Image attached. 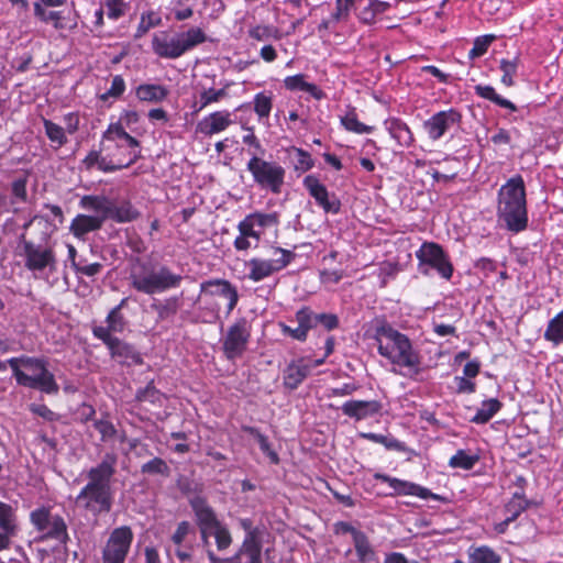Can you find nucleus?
I'll return each instance as SVG.
<instances>
[{
    "mask_svg": "<svg viewBox=\"0 0 563 563\" xmlns=\"http://www.w3.org/2000/svg\"><path fill=\"white\" fill-rule=\"evenodd\" d=\"M103 141L115 142L117 147H122L121 141H124L130 150L126 155L121 157L111 153V146L102 142L101 151L106 152L107 155L101 156L100 152L91 151L82 161L87 169L98 165V168L102 172H114L129 167L141 157L140 142L131 136L120 123H112L108 126L103 133Z\"/></svg>",
    "mask_w": 563,
    "mask_h": 563,
    "instance_id": "obj_2",
    "label": "nucleus"
},
{
    "mask_svg": "<svg viewBox=\"0 0 563 563\" xmlns=\"http://www.w3.org/2000/svg\"><path fill=\"white\" fill-rule=\"evenodd\" d=\"M285 87L289 90H301L309 92L317 99L322 97L321 90L314 85L307 82L303 75L289 76L285 79Z\"/></svg>",
    "mask_w": 563,
    "mask_h": 563,
    "instance_id": "obj_33",
    "label": "nucleus"
},
{
    "mask_svg": "<svg viewBox=\"0 0 563 563\" xmlns=\"http://www.w3.org/2000/svg\"><path fill=\"white\" fill-rule=\"evenodd\" d=\"M341 409L345 416L363 420L377 415L382 405L377 400H350L344 402Z\"/></svg>",
    "mask_w": 563,
    "mask_h": 563,
    "instance_id": "obj_17",
    "label": "nucleus"
},
{
    "mask_svg": "<svg viewBox=\"0 0 563 563\" xmlns=\"http://www.w3.org/2000/svg\"><path fill=\"white\" fill-rule=\"evenodd\" d=\"M0 528L18 530L15 510L9 504L0 501Z\"/></svg>",
    "mask_w": 563,
    "mask_h": 563,
    "instance_id": "obj_47",
    "label": "nucleus"
},
{
    "mask_svg": "<svg viewBox=\"0 0 563 563\" xmlns=\"http://www.w3.org/2000/svg\"><path fill=\"white\" fill-rule=\"evenodd\" d=\"M212 537L216 540L217 549L219 551H224L230 548L233 541L230 530L222 522L213 527Z\"/></svg>",
    "mask_w": 563,
    "mask_h": 563,
    "instance_id": "obj_45",
    "label": "nucleus"
},
{
    "mask_svg": "<svg viewBox=\"0 0 563 563\" xmlns=\"http://www.w3.org/2000/svg\"><path fill=\"white\" fill-rule=\"evenodd\" d=\"M125 89L124 80L121 76L113 77L111 81V86L108 91L102 96V99H107L108 97H120Z\"/></svg>",
    "mask_w": 563,
    "mask_h": 563,
    "instance_id": "obj_61",
    "label": "nucleus"
},
{
    "mask_svg": "<svg viewBox=\"0 0 563 563\" xmlns=\"http://www.w3.org/2000/svg\"><path fill=\"white\" fill-rule=\"evenodd\" d=\"M34 14L45 23L52 22L54 27L57 30L65 27V24L63 23L64 18L60 11H48L40 3H35Z\"/></svg>",
    "mask_w": 563,
    "mask_h": 563,
    "instance_id": "obj_38",
    "label": "nucleus"
},
{
    "mask_svg": "<svg viewBox=\"0 0 563 563\" xmlns=\"http://www.w3.org/2000/svg\"><path fill=\"white\" fill-rule=\"evenodd\" d=\"M233 120L229 111H216L197 124V131L203 135H213L227 130Z\"/></svg>",
    "mask_w": 563,
    "mask_h": 563,
    "instance_id": "obj_18",
    "label": "nucleus"
},
{
    "mask_svg": "<svg viewBox=\"0 0 563 563\" xmlns=\"http://www.w3.org/2000/svg\"><path fill=\"white\" fill-rule=\"evenodd\" d=\"M249 36L258 42H267L269 40H280L282 33L280 31L274 26L268 24H256L251 26L247 31Z\"/></svg>",
    "mask_w": 563,
    "mask_h": 563,
    "instance_id": "obj_34",
    "label": "nucleus"
},
{
    "mask_svg": "<svg viewBox=\"0 0 563 563\" xmlns=\"http://www.w3.org/2000/svg\"><path fill=\"white\" fill-rule=\"evenodd\" d=\"M23 255L25 257V267L30 271H43L49 268L56 269V257L52 247H45L33 242L25 241L22 236Z\"/></svg>",
    "mask_w": 563,
    "mask_h": 563,
    "instance_id": "obj_11",
    "label": "nucleus"
},
{
    "mask_svg": "<svg viewBox=\"0 0 563 563\" xmlns=\"http://www.w3.org/2000/svg\"><path fill=\"white\" fill-rule=\"evenodd\" d=\"M497 216L507 230L519 233L528 227L525 181L521 176L511 177L498 191Z\"/></svg>",
    "mask_w": 563,
    "mask_h": 563,
    "instance_id": "obj_3",
    "label": "nucleus"
},
{
    "mask_svg": "<svg viewBox=\"0 0 563 563\" xmlns=\"http://www.w3.org/2000/svg\"><path fill=\"white\" fill-rule=\"evenodd\" d=\"M102 219L93 216L78 214L71 222L70 231L75 236H82L89 232L99 230L102 227Z\"/></svg>",
    "mask_w": 563,
    "mask_h": 563,
    "instance_id": "obj_26",
    "label": "nucleus"
},
{
    "mask_svg": "<svg viewBox=\"0 0 563 563\" xmlns=\"http://www.w3.org/2000/svg\"><path fill=\"white\" fill-rule=\"evenodd\" d=\"M362 438L371 440L373 442L383 444L387 450L404 451L405 446L401 442L390 435L377 434V433H362Z\"/></svg>",
    "mask_w": 563,
    "mask_h": 563,
    "instance_id": "obj_43",
    "label": "nucleus"
},
{
    "mask_svg": "<svg viewBox=\"0 0 563 563\" xmlns=\"http://www.w3.org/2000/svg\"><path fill=\"white\" fill-rule=\"evenodd\" d=\"M140 211L128 200L112 202L110 219L118 223L132 222L140 217Z\"/></svg>",
    "mask_w": 563,
    "mask_h": 563,
    "instance_id": "obj_24",
    "label": "nucleus"
},
{
    "mask_svg": "<svg viewBox=\"0 0 563 563\" xmlns=\"http://www.w3.org/2000/svg\"><path fill=\"white\" fill-rule=\"evenodd\" d=\"M102 7L107 9L109 19L118 20L125 14L126 3L124 0H103Z\"/></svg>",
    "mask_w": 563,
    "mask_h": 563,
    "instance_id": "obj_51",
    "label": "nucleus"
},
{
    "mask_svg": "<svg viewBox=\"0 0 563 563\" xmlns=\"http://www.w3.org/2000/svg\"><path fill=\"white\" fill-rule=\"evenodd\" d=\"M424 266L445 280H450L454 272L449 254L434 242H424Z\"/></svg>",
    "mask_w": 563,
    "mask_h": 563,
    "instance_id": "obj_12",
    "label": "nucleus"
},
{
    "mask_svg": "<svg viewBox=\"0 0 563 563\" xmlns=\"http://www.w3.org/2000/svg\"><path fill=\"white\" fill-rule=\"evenodd\" d=\"M303 186L327 213H338L340 211V200L334 195H330L325 186L314 175L306 176Z\"/></svg>",
    "mask_w": 563,
    "mask_h": 563,
    "instance_id": "obj_15",
    "label": "nucleus"
},
{
    "mask_svg": "<svg viewBox=\"0 0 563 563\" xmlns=\"http://www.w3.org/2000/svg\"><path fill=\"white\" fill-rule=\"evenodd\" d=\"M296 320L298 322V327L308 334V331L317 325V313L305 307L297 311Z\"/></svg>",
    "mask_w": 563,
    "mask_h": 563,
    "instance_id": "obj_49",
    "label": "nucleus"
},
{
    "mask_svg": "<svg viewBox=\"0 0 563 563\" xmlns=\"http://www.w3.org/2000/svg\"><path fill=\"white\" fill-rule=\"evenodd\" d=\"M16 383L23 387L38 389L46 394H57L58 385L47 369L46 362L37 357H12L8 360Z\"/></svg>",
    "mask_w": 563,
    "mask_h": 563,
    "instance_id": "obj_5",
    "label": "nucleus"
},
{
    "mask_svg": "<svg viewBox=\"0 0 563 563\" xmlns=\"http://www.w3.org/2000/svg\"><path fill=\"white\" fill-rule=\"evenodd\" d=\"M341 123L347 131L357 134L371 133L373 131V126L366 125L357 120L356 113L354 111H350L344 117H342Z\"/></svg>",
    "mask_w": 563,
    "mask_h": 563,
    "instance_id": "obj_40",
    "label": "nucleus"
},
{
    "mask_svg": "<svg viewBox=\"0 0 563 563\" xmlns=\"http://www.w3.org/2000/svg\"><path fill=\"white\" fill-rule=\"evenodd\" d=\"M474 89H475V93L478 97L487 99L501 108H506V109L510 110L511 112L517 111L516 104L512 103L510 100L505 99L501 96H499L496 92L494 87H492L489 85H477V86H475Z\"/></svg>",
    "mask_w": 563,
    "mask_h": 563,
    "instance_id": "obj_28",
    "label": "nucleus"
},
{
    "mask_svg": "<svg viewBox=\"0 0 563 563\" xmlns=\"http://www.w3.org/2000/svg\"><path fill=\"white\" fill-rule=\"evenodd\" d=\"M108 327H103V329L109 330V334L111 332H121L125 327V321L121 312H119V308H113L108 317H107Z\"/></svg>",
    "mask_w": 563,
    "mask_h": 563,
    "instance_id": "obj_52",
    "label": "nucleus"
},
{
    "mask_svg": "<svg viewBox=\"0 0 563 563\" xmlns=\"http://www.w3.org/2000/svg\"><path fill=\"white\" fill-rule=\"evenodd\" d=\"M30 519L37 531L44 532L48 529L53 517L48 508L42 507L33 510L30 515Z\"/></svg>",
    "mask_w": 563,
    "mask_h": 563,
    "instance_id": "obj_41",
    "label": "nucleus"
},
{
    "mask_svg": "<svg viewBox=\"0 0 563 563\" xmlns=\"http://www.w3.org/2000/svg\"><path fill=\"white\" fill-rule=\"evenodd\" d=\"M296 154H297V162H296L295 168L297 170L306 172V170H309L313 166V162L307 152H303L302 150H296Z\"/></svg>",
    "mask_w": 563,
    "mask_h": 563,
    "instance_id": "obj_62",
    "label": "nucleus"
},
{
    "mask_svg": "<svg viewBox=\"0 0 563 563\" xmlns=\"http://www.w3.org/2000/svg\"><path fill=\"white\" fill-rule=\"evenodd\" d=\"M191 531V526L188 521H181L178 523L175 532L172 536V541L176 547H180L186 542L188 534Z\"/></svg>",
    "mask_w": 563,
    "mask_h": 563,
    "instance_id": "obj_57",
    "label": "nucleus"
},
{
    "mask_svg": "<svg viewBox=\"0 0 563 563\" xmlns=\"http://www.w3.org/2000/svg\"><path fill=\"white\" fill-rule=\"evenodd\" d=\"M468 563H500L501 556L488 545H472L467 551Z\"/></svg>",
    "mask_w": 563,
    "mask_h": 563,
    "instance_id": "obj_27",
    "label": "nucleus"
},
{
    "mask_svg": "<svg viewBox=\"0 0 563 563\" xmlns=\"http://www.w3.org/2000/svg\"><path fill=\"white\" fill-rule=\"evenodd\" d=\"M93 426L103 441L113 438L117 432L114 426L108 420H96Z\"/></svg>",
    "mask_w": 563,
    "mask_h": 563,
    "instance_id": "obj_59",
    "label": "nucleus"
},
{
    "mask_svg": "<svg viewBox=\"0 0 563 563\" xmlns=\"http://www.w3.org/2000/svg\"><path fill=\"white\" fill-rule=\"evenodd\" d=\"M278 216L277 213H252L242 220L239 225V232L243 235L251 236L254 240L256 246L260 242L265 228L277 225Z\"/></svg>",
    "mask_w": 563,
    "mask_h": 563,
    "instance_id": "obj_13",
    "label": "nucleus"
},
{
    "mask_svg": "<svg viewBox=\"0 0 563 563\" xmlns=\"http://www.w3.org/2000/svg\"><path fill=\"white\" fill-rule=\"evenodd\" d=\"M254 181L264 189L279 194L284 185L285 169L275 162L265 161L254 153L247 163Z\"/></svg>",
    "mask_w": 563,
    "mask_h": 563,
    "instance_id": "obj_7",
    "label": "nucleus"
},
{
    "mask_svg": "<svg viewBox=\"0 0 563 563\" xmlns=\"http://www.w3.org/2000/svg\"><path fill=\"white\" fill-rule=\"evenodd\" d=\"M240 553L247 555L249 563H262V544L256 530L247 532L240 548Z\"/></svg>",
    "mask_w": 563,
    "mask_h": 563,
    "instance_id": "obj_25",
    "label": "nucleus"
},
{
    "mask_svg": "<svg viewBox=\"0 0 563 563\" xmlns=\"http://www.w3.org/2000/svg\"><path fill=\"white\" fill-rule=\"evenodd\" d=\"M92 333L108 346L111 356L118 358L120 362L124 363L129 360L134 361L137 357L131 345L122 342L112 334H109L108 329H103L101 325L95 327L92 329Z\"/></svg>",
    "mask_w": 563,
    "mask_h": 563,
    "instance_id": "obj_16",
    "label": "nucleus"
},
{
    "mask_svg": "<svg viewBox=\"0 0 563 563\" xmlns=\"http://www.w3.org/2000/svg\"><path fill=\"white\" fill-rule=\"evenodd\" d=\"M311 365L303 358L291 361L284 371V385L296 389L310 373Z\"/></svg>",
    "mask_w": 563,
    "mask_h": 563,
    "instance_id": "obj_21",
    "label": "nucleus"
},
{
    "mask_svg": "<svg viewBox=\"0 0 563 563\" xmlns=\"http://www.w3.org/2000/svg\"><path fill=\"white\" fill-rule=\"evenodd\" d=\"M242 430L252 435L258 442L260 449L268 456L273 464L279 463L278 454L271 448L266 435L262 434L258 429L251 426H244Z\"/></svg>",
    "mask_w": 563,
    "mask_h": 563,
    "instance_id": "obj_36",
    "label": "nucleus"
},
{
    "mask_svg": "<svg viewBox=\"0 0 563 563\" xmlns=\"http://www.w3.org/2000/svg\"><path fill=\"white\" fill-rule=\"evenodd\" d=\"M354 0H336L335 12L332 13V20L340 22L347 19L350 9L352 8Z\"/></svg>",
    "mask_w": 563,
    "mask_h": 563,
    "instance_id": "obj_56",
    "label": "nucleus"
},
{
    "mask_svg": "<svg viewBox=\"0 0 563 563\" xmlns=\"http://www.w3.org/2000/svg\"><path fill=\"white\" fill-rule=\"evenodd\" d=\"M353 542L357 558L362 563H373L375 561V552L364 532H355Z\"/></svg>",
    "mask_w": 563,
    "mask_h": 563,
    "instance_id": "obj_31",
    "label": "nucleus"
},
{
    "mask_svg": "<svg viewBox=\"0 0 563 563\" xmlns=\"http://www.w3.org/2000/svg\"><path fill=\"white\" fill-rule=\"evenodd\" d=\"M250 325L246 319L236 320L229 329L223 339V352L227 358L240 357L246 350L250 339Z\"/></svg>",
    "mask_w": 563,
    "mask_h": 563,
    "instance_id": "obj_10",
    "label": "nucleus"
},
{
    "mask_svg": "<svg viewBox=\"0 0 563 563\" xmlns=\"http://www.w3.org/2000/svg\"><path fill=\"white\" fill-rule=\"evenodd\" d=\"M161 22V19L153 12L147 14H142L141 21L136 29L135 37H142L145 35L150 29L154 27Z\"/></svg>",
    "mask_w": 563,
    "mask_h": 563,
    "instance_id": "obj_54",
    "label": "nucleus"
},
{
    "mask_svg": "<svg viewBox=\"0 0 563 563\" xmlns=\"http://www.w3.org/2000/svg\"><path fill=\"white\" fill-rule=\"evenodd\" d=\"M196 522L198 526H217L221 521L218 519L214 510L208 505L207 500L201 496H195L189 499Z\"/></svg>",
    "mask_w": 563,
    "mask_h": 563,
    "instance_id": "obj_22",
    "label": "nucleus"
},
{
    "mask_svg": "<svg viewBox=\"0 0 563 563\" xmlns=\"http://www.w3.org/2000/svg\"><path fill=\"white\" fill-rule=\"evenodd\" d=\"M168 95V90L161 85L145 84L136 88V97L142 101L159 102Z\"/></svg>",
    "mask_w": 563,
    "mask_h": 563,
    "instance_id": "obj_29",
    "label": "nucleus"
},
{
    "mask_svg": "<svg viewBox=\"0 0 563 563\" xmlns=\"http://www.w3.org/2000/svg\"><path fill=\"white\" fill-rule=\"evenodd\" d=\"M228 92L225 88L221 89H203L199 93V99L194 103V108L196 112L202 111L206 107H208L211 103L219 102L221 99L227 97Z\"/></svg>",
    "mask_w": 563,
    "mask_h": 563,
    "instance_id": "obj_35",
    "label": "nucleus"
},
{
    "mask_svg": "<svg viewBox=\"0 0 563 563\" xmlns=\"http://www.w3.org/2000/svg\"><path fill=\"white\" fill-rule=\"evenodd\" d=\"M529 506H530V503H520V501L509 500L505 505V512L507 515L506 517H508L510 520L515 521Z\"/></svg>",
    "mask_w": 563,
    "mask_h": 563,
    "instance_id": "obj_58",
    "label": "nucleus"
},
{
    "mask_svg": "<svg viewBox=\"0 0 563 563\" xmlns=\"http://www.w3.org/2000/svg\"><path fill=\"white\" fill-rule=\"evenodd\" d=\"M477 454H468L464 450H459L449 461V465L453 468L472 470L478 462Z\"/></svg>",
    "mask_w": 563,
    "mask_h": 563,
    "instance_id": "obj_37",
    "label": "nucleus"
},
{
    "mask_svg": "<svg viewBox=\"0 0 563 563\" xmlns=\"http://www.w3.org/2000/svg\"><path fill=\"white\" fill-rule=\"evenodd\" d=\"M118 455L108 452L100 463L87 473L88 483L75 499L76 505L98 516L111 510L113 504L112 478L117 472Z\"/></svg>",
    "mask_w": 563,
    "mask_h": 563,
    "instance_id": "obj_1",
    "label": "nucleus"
},
{
    "mask_svg": "<svg viewBox=\"0 0 563 563\" xmlns=\"http://www.w3.org/2000/svg\"><path fill=\"white\" fill-rule=\"evenodd\" d=\"M544 339L554 346L563 343V310L548 322Z\"/></svg>",
    "mask_w": 563,
    "mask_h": 563,
    "instance_id": "obj_32",
    "label": "nucleus"
},
{
    "mask_svg": "<svg viewBox=\"0 0 563 563\" xmlns=\"http://www.w3.org/2000/svg\"><path fill=\"white\" fill-rule=\"evenodd\" d=\"M152 308L157 312L159 319H167L170 316L176 314L179 308L178 298L172 297L164 300L163 302L153 303Z\"/></svg>",
    "mask_w": 563,
    "mask_h": 563,
    "instance_id": "obj_46",
    "label": "nucleus"
},
{
    "mask_svg": "<svg viewBox=\"0 0 563 563\" xmlns=\"http://www.w3.org/2000/svg\"><path fill=\"white\" fill-rule=\"evenodd\" d=\"M254 110L261 118L268 117L272 110L271 97H267L264 93L256 95L254 100Z\"/></svg>",
    "mask_w": 563,
    "mask_h": 563,
    "instance_id": "obj_55",
    "label": "nucleus"
},
{
    "mask_svg": "<svg viewBox=\"0 0 563 563\" xmlns=\"http://www.w3.org/2000/svg\"><path fill=\"white\" fill-rule=\"evenodd\" d=\"M518 62V57L500 60V70L503 71L501 82L507 87H511L515 84L514 77L517 74Z\"/></svg>",
    "mask_w": 563,
    "mask_h": 563,
    "instance_id": "obj_48",
    "label": "nucleus"
},
{
    "mask_svg": "<svg viewBox=\"0 0 563 563\" xmlns=\"http://www.w3.org/2000/svg\"><path fill=\"white\" fill-rule=\"evenodd\" d=\"M178 36L185 53L198 44L203 43L207 38L206 34L198 27L190 29L187 32L178 34Z\"/></svg>",
    "mask_w": 563,
    "mask_h": 563,
    "instance_id": "obj_39",
    "label": "nucleus"
},
{
    "mask_svg": "<svg viewBox=\"0 0 563 563\" xmlns=\"http://www.w3.org/2000/svg\"><path fill=\"white\" fill-rule=\"evenodd\" d=\"M274 253L279 254V257L274 260L252 258L247 262L250 268L247 277L251 280L257 283L269 277L285 268L295 257L292 252L282 247H275Z\"/></svg>",
    "mask_w": 563,
    "mask_h": 563,
    "instance_id": "obj_9",
    "label": "nucleus"
},
{
    "mask_svg": "<svg viewBox=\"0 0 563 563\" xmlns=\"http://www.w3.org/2000/svg\"><path fill=\"white\" fill-rule=\"evenodd\" d=\"M152 46L155 54L164 58H177L185 53L178 35L174 37H169L164 33L155 35Z\"/></svg>",
    "mask_w": 563,
    "mask_h": 563,
    "instance_id": "obj_20",
    "label": "nucleus"
},
{
    "mask_svg": "<svg viewBox=\"0 0 563 563\" xmlns=\"http://www.w3.org/2000/svg\"><path fill=\"white\" fill-rule=\"evenodd\" d=\"M501 406L503 404L496 398L484 400L471 421L477 424L486 423L500 410Z\"/></svg>",
    "mask_w": 563,
    "mask_h": 563,
    "instance_id": "obj_30",
    "label": "nucleus"
},
{
    "mask_svg": "<svg viewBox=\"0 0 563 563\" xmlns=\"http://www.w3.org/2000/svg\"><path fill=\"white\" fill-rule=\"evenodd\" d=\"M495 40L494 35H483L475 38L472 49L468 53L471 59L483 56L490 43Z\"/></svg>",
    "mask_w": 563,
    "mask_h": 563,
    "instance_id": "obj_50",
    "label": "nucleus"
},
{
    "mask_svg": "<svg viewBox=\"0 0 563 563\" xmlns=\"http://www.w3.org/2000/svg\"><path fill=\"white\" fill-rule=\"evenodd\" d=\"M201 291H208L212 296H221L229 300L228 311L231 312L239 300L236 288L225 279H213L201 284Z\"/></svg>",
    "mask_w": 563,
    "mask_h": 563,
    "instance_id": "obj_19",
    "label": "nucleus"
},
{
    "mask_svg": "<svg viewBox=\"0 0 563 563\" xmlns=\"http://www.w3.org/2000/svg\"><path fill=\"white\" fill-rule=\"evenodd\" d=\"M74 268L77 273H80L86 276H95L100 273L102 269V265L100 263H92L88 265H80L74 263Z\"/></svg>",
    "mask_w": 563,
    "mask_h": 563,
    "instance_id": "obj_63",
    "label": "nucleus"
},
{
    "mask_svg": "<svg viewBox=\"0 0 563 563\" xmlns=\"http://www.w3.org/2000/svg\"><path fill=\"white\" fill-rule=\"evenodd\" d=\"M141 472L143 474H148V475L168 476L170 470H169V466L167 465V463L163 459L154 457L141 466Z\"/></svg>",
    "mask_w": 563,
    "mask_h": 563,
    "instance_id": "obj_44",
    "label": "nucleus"
},
{
    "mask_svg": "<svg viewBox=\"0 0 563 563\" xmlns=\"http://www.w3.org/2000/svg\"><path fill=\"white\" fill-rule=\"evenodd\" d=\"M375 339L380 355L407 368V374H418V356L412 352L408 338L388 324L376 329Z\"/></svg>",
    "mask_w": 563,
    "mask_h": 563,
    "instance_id": "obj_6",
    "label": "nucleus"
},
{
    "mask_svg": "<svg viewBox=\"0 0 563 563\" xmlns=\"http://www.w3.org/2000/svg\"><path fill=\"white\" fill-rule=\"evenodd\" d=\"M129 280L136 291L154 295L178 287L183 276L174 274L165 265H150L136 257L131 267Z\"/></svg>",
    "mask_w": 563,
    "mask_h": 563,
    "instance_id": "obj_4",
    "label": "nucleus"
},
{
    "mask_svg": "<svg viewBox=\"0 0 563 563\" xmlns=\"http://www.w3.org/2000/svg\"><path fill=\"white\" fill-rule=\"evenodd\" d=\"M318 324L331 331L339 327V318L334 313H317V325Z\"/></svg>",
    "mask_w": 563,
    "mask_h": 563,
    "instance_id": "obj_60",
    "label": "nucleus"
},
{
    "mask_svg": "<svg viewBox=\"0 0 563 563\" xmlns=\"http://www.w3.org/2000/svg\"><path fill=\"white\" fill-rule=\"evenodd\" d=\"M80 206L87 210L95 211L97 219H102V223L110 219L112 201L104 196H84L80 199Z\"/></svg>",
    "mask_w": 563,
    "mask_h": 563,
    "instance_id": "obj_23",
    "label": "nucleus"
},
{
    "mask_svg": "<svg viewBox=\"0 0 563 563\" xmlns=\"http://www.w3.org/2000/svg\"><path fill=\"white\" fill-rule=\"evenodd\" d=\"M134 534L130 527L113 529L102 549V563H124L130 552Z\"/></svg>",
    "mask_w": 563,
    "mask_h": 563,
    "instance_id": "obj_8",
    "label": "nucleus"
},
{
    "mask_svg": "<svg viewBox=\"0 0 563 563\" xmlns=\"http://www.w3.org/2000/svg\"><path fill=\"white\" fill-rule=\"evenodd\" d=\"M461 113L451 108L449 110L440 111L433 114L428 121L424 122L428 135L431 140L437 141L443 136L454 125L461 121Z\"/></svg>",
    "mask_w": 563,
    "mask_h": 563,
    "instance_id": "obj_14",
    "label": "nucleus"
},
{
    "mask_svg": "<svg viewBox=\"0 0 563 563\" xmlns=\"http://www.w3.org/2000/svg\"><path fill=\"white\" fill-rule=\"evenodd\" d=\"M46 537L59 540L65 542L68 538L67 536V526L64 519L59 516L53 517L51 520L49 527L46 531H44Z\"/></svg>",
    "mask_w": 563,
    "mask_h": 563,
    "instance_id": "obj_42",
    "label": "nucleus"
},
{
    "mask_svg": "<svg viewBox=\"0 0 563 563\" xmlns=\"http://www.w3.org/2000/svg\"><path fill=\"white\" fill-rule=\"evenodd\" d=\"M391 133L395 139H397L400 143L408 144L411 140L410 131L406 125L397 123L393 129Z\"/></svg>",
    "mask_w": 563,
    "mask_h": 563,
    "instance_id": "obj_64",
    "label": "nucleus"
},
{
    "mask_svg": "<svg viewBox=\"0 0 563 563\" xmlns=\"http://www.w3.org/2000/svg\"><path fill=\"white\" fill-rule=\"evenodd\" d=\"M44 126L47 137L58 145L66 142L64 129L49 120H44Z\"/></svg>",
    "mask_w": 563,
    "mask_h": 563,
    "instance_id": "obj_53",
    "label": "nucleus"
}]
</instances>
